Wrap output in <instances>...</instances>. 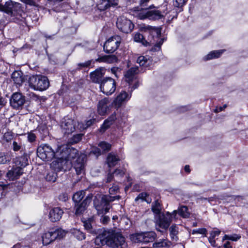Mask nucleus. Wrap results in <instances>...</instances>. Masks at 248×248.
<instances>
[{
    "instance_id": "nucleus-1",
    "label": "nucleus",
    "mask_w": 248,
    "mask_h": 248,
    "mask_svg": "<svg viewBox=\"0 0 248 248\" xmlns=\"http://www.w3.org/2000/svg\"><path fill=\"white\" fill-rule=\"evenodd\" d=\"M96 245H107L112 248H124L126 247L125 238L120 233L104 231L97 236L94 241Z\"/></svg>"
},
{
    "instance_id": "nucleus-2",
    "label": "nucleus",
    "mask_w": 248,
    "mask_h": 248,
    "mask_svg": "<svg viewBox=\"0 0 248 248\" xmlns=\"http://www.w3.org/2000/svg\"><path fill=\"white\" fill-rule=\"evenodd\" d=\"M120 196H110L109 195H97L95 196L93 200L94 206L98 214L107 213L110 209V202L115 200H119Z\"/></svg>"
},
{
    "instance_id": "nucleus-3",
    "label": "nucleus",
    "mask_w": 248,
    "mask_h": 248,
    "mask_svg": "<svg viewBox=\"0 0 248 248\" xmlns=\"http://www.w3.org/2000/svg\"><path fill=\"white\" fill-rule=\"evenodd\" d=\"M177 211L174 210L171 213L166 212L155 217V224L157 231L161 232L159 228L167 230L173 219L177 218Z\"/></svg>"
},
{
    "instance_id": "nucleus-4",
    "label": "nucleus",
    "mask_w": 248,
    "mask_h": 248,
    "mask_svg": "<svg viewBox=\"0 0 248 248\" xmlns=\"http://www.w3.org/2000/svg\"><path fill=\"white\" fill-rule=\"evenodd\" d=\"M59 147L60 146H58L54 149L48 144H42L37 148V155L42 160L46 161L51 160L54 158H60Z\"/></svg>"
},
{
    "instance_id": "nucleus-5",
    "label": "nucleus",
    "mask_w": 248,
    "mask_h": 248,
    "mask_svg": "<svg viewBox=\"0 0 248 248\" xmlns=\"http://www.w3.org/2000/svg\"><path fill=\"white\" fill-rule=\"evenodd\" d=\"M29 84L31 88L34 90L43 91L49 86L47 78L42 75H33L29 78Z\"/></svg>"
},
{
    "instance_id": "nucleus-6",
    "label": "nucleus",
    "mask_w": 248,
    "mask_h": 248,
    "mask_svg": "<svg viewBox=\"0 0 248 248\" xmlns=\"http://www.w3.org/2000/svg\"><path fill=\"white\" fill-rule=\"evenodd\" d=\"M156 237L155 232L152 231L135 233L130 235L131 240L135 243H148L153 242Z\"/></svg>"
},
{
    "instance_id": "nucleus-7",
    "label": "nucleus",
    "mask_w": 248,
    "mask_h": 248,
    "mask_svg": "<svg viewBox=\"0 0 248 248\" xmlns=\"http://www.w3.org/2000/svg\"><path fill=\"white\" fill-rule=\"evenodd\" d=\"M21 10V5L18 2L9 0L3 5L0 3V11L11 16H15Z\"/></svg>"
},
{
    "instance_id": "nucleus-8",
    "label": "nucleus",
    "mask_w": 248,
    "mask_h": 248,
    "mask_svg": "<svg viewBox=\"0 0 248 248\" xmlns=\"http://www.w3.org/2000/svg\"><path fill=\"white\" fill-rule=\"evenodd\" d=\"M116 87L115 80L109 77L104 78L100 84L101 91L108 95L112 94L115 92Z\"/></svg>"
},
{
    "instance_id": "nucleus-9",
    "label": "nucleus",
    "mask_w": 248,
    "mask_h": 248,
    "mask_svg": "<svg viewBox=\"0 0 248 248\" xmlns=\"http://www.w3.org/2000/svg\"><path fill=\"white\" fill-rule=\"evenodd\" d=\"M116 25L120 31L125 33L130 32L134 26L131 20L124 16L118 18Z\"/></svg>"
},
{
    "instance_id": "nucleus-10",
    "label": "nucleus",
    "mask_w": 248,
    "mask_h": 248,
    "mask_svg": "<svg viewBox=\"0 0 248 248\" xmlns=\"http://www.w3.org/2000/svg\"><path fill=\"white\" fill-rule=\"evenodd\" d=\"M121 39L118 35H115L109 38L104 45V50L108 53H113L118 48Z\"/></svg>"
},
{
    "instance_id": "nucleus-11",
    "label": "nucleus",
    "mask_w": 248,
    "mask_h": 248,
    "mask_svg": "<svg viewBox=\"0 0 248 248\" xmlns=\"http://www.w3.org/2000/svg\"><path fill=\"white\" fill-rule=\"evenodd\" d=\"M60 158L66 157L68 160L74 161L80 155L77 150L73 148H67L66 146H60Z\"/></svg>"
},
{
    "instance_id": "nucleus-12",
    "label": "nucleus",
    "mask_w": 248,
    "mask_h": 248,
    "mask_svg": "<svg viewBox=\"0 0 248 248\" xmlns=\"http://www.w3.org/2000/svg\"><path fill=\"white\" fill-rule=\"evenodd\" d=\"M86 156L81 154L79 156L72 162V166H73L77 175H83L85 173V167Z\"/></svg>"
},
{
    "instance_id": "nucleus-13",
    "label": "nucleus",
    "mask_w": 248,
    "mask_h": 248,
    "mask_svg": "<svg viewBox=\"0 0 248 248\" xmlns=\"http://www.w3.org/2000/svg\"><path fill=\"white\" fill-rule=\"evenodd\" d=\"M163 16L161 12L156 10L150 11L143 10L139 14V17L141 19L148 18L150 20H155L161 19Z\"/></svg>"
},
{
    "instance_id": "nucleus-14",
    "label": "nucleus",
    "mask_w": 248,
    "mask_h": 248,
    "mask_svg": "<svg viewBox=\"0 0 248 248\" xmlns=\"http://www.w3.org/2000/svg\"><path fill=\"white\" fill-rule=\"evenodd\" d=\"M76 122L71 119H64L61 123L62 131L64 134H69L75 130Z\"/></svg>"
},
{
    "instance_id": "nucleus-15",
    "label": "nucleus",
    "mask_w": 248,
    "mask_h": 248,
    "mask_svg": "<svg viewBox=\"0 0 248 248\" xmlns=\"http://www.w3.org/2000/svg\"><path fill=\"white\" fill-rule=\"evenodd\" d=\"M25 99L24 96L18 93H14L10 99V105L14 108L21 107L25 103Z\"/></svg>"
},
{
    "instance_id": "nucleus-16",
    "label": "nucleus",
    "mask_w": 248,
    "mask_h": 248,
    "mask_svg": "<svg viewBox=\"0 0 248 248\" xmlns=\"http://www.w3.org/2000/svg\"><path fill=\"white\" fill-rule=\"evenodd\" d=\"M92 198V195H89L81 203H75L76 214L77 215L81 214L85 211L91 202Z\"/></svg>"
},
{
    "instance_id": "nucleus-17",
    "label": "nucleus",
    "mask_w": 248,
    "mask_h": 248,
    "mask_svg": "<svg viewBox=\"0 0 248 248\" xmlns=\"http://www.w3.org/2000/svg\"><path fill=\"white\" fill-rule=\"evenodd\" d=\"M139 72V67L137 66H134L130 68L124 74L125 81L131 85L134 80H136V75Z\"/></svg>"
},
{
    "instance_id": "nucleus-18",
    "label": "nucleus",
    "mask_w": 248,
    "mask_h": 248,
    "mask_svg": "<svg viewBox=\"0 0 248 248\" xmlns=\"http://www.w3.org/2000/svg\"><path fill=\"white\" fill-rule=\"evenodd\" d=\"M23 168L21 167H13L6 173V177L9 181L17 179L23 174Z\"/></svg>"
},
{
    "instance_id": "nucleus-19",
    "label": "nucleus",
    "mask_w": 248,
    "mask_h": 248,
    "mask_svg": "<svg viewBox=\"0 0 248 248\" xmlns=\"http://www.w3.org/2000/svg\"><path fill=\"white\" fill-rule=\"evenodd\" d=\"M140 29L142 31H147L154 30L156 32L157 35H156V38L157 39H158L159 36H160V31H159L158 29H156L155 27H153L149 26V25H144L141 27ZM158 40H157L156 41V43H155L154 42H152V41H151L150 43L153 45L155 44V46L157 47V48L158 49H159L160 48L161 45L162 44V43L163 42L164 40L162 38L158 39Z\"/></svg>"
},
{
    "instance_id": "nucleus-20",
    "label": "nucleus",
    "mask_w": 248,
    "mask_h": 248,
    "mask_svg": "<svg viewBox=\"0 0 248 248\" xmlns=\"http://www.w3.org/2000/svg\"><path fill=\"white\" fill-rule=\"evenodd\" d=\"M119 0H100L97 5L98 9L100 11H104L110 7L118 5Z\"/></svg>"
},
{
    "instance_id": "nucleus-21",
    "label": "nucleus",
    "mask_w": 248,
    "mask_h": 248,
    "mask_svg": "<svg viewBox=\"0 0 248 248\" xmlns=\"http://www.w3.org/2000/svg\"><path fill=\"white\" fill-rule=\"evenodd\" d=\"M105 74V71L102 68L97 69L90 74L91 80L94 83H100L103 80Z\"/></svg>"
},
{
    "instance_id": "nucleus-22",
    "label": "nucleus",
    "mask_w": 248,
    "mask_h": 248,
    "mask_svg": "<svg viewBox=\"0 0 248 248\" xmlns=\"http://www.w3.org/2000/svg\"><path fill=\"white\" fill-rule=\"evenodd\" d=\"M109 101L108 98H104L101 100L98 105V112L101 115H105L108 110Z\"/></svg>"
},
{
    "instance_id": "nucleus-23",
    "label": "nucleus",
    "mask_w": 248,
    "mask_h": 248,
    "mask_svg": "<svg viewBox=\"0 0 248 248\" xmlns=\"http://www.w3.org/2000/svg\"><path fill=\"white\" fill-rule=\"evenodd\" d=\"M63 213L62 209L60 208H54L49 212V218L52 222H56L60 219Z\"/></svg>"
},
{
    "instance_id": "nucleus-24",
    "label": "nucleus",
    "mask_w": 248,
    "mask_h": 248,
    "mask_svg": "<svg viewBox=\"0 0 248 248\" xmlns=\"http://www.w3.org/2000/svg\"><path fill=\"white\" fill-rule=\"evenodd\" d=\"M12 78L17 87L21 86L24 81V77L21 71H15L12 75Z\"/></svg>"
},
{
    "instance_id": "nucleus-25",
    "label": "nucleus",
    "mask_w": 248,
    "mask_h": 248,
    "mask_svg": "<svg viewBox=\"0 0 248 248\" xmlns=\"http://www.w3.org/2000/svg\"><path fill=\"white\" fill-rule=\"evenodd\" d=\"M130 97L131 95H128L125 91H123L117 96L113 101V103L116 107L119 108L121 106L123 102L127 98H130Z\"/></svg>"
},
{
    "instance_id": "nucleus-26",
    "label": "nucleus",
    "mask_w": 248,
    "mask_h": 248,
    "mask_svg": "<svg viewBox=\"0 0 248 248\" xmlns=\"http://www.w3.org/2000/svg\"><path fill=\"white\" fill-rule=\"evenodd\" d=\"M21 155V156L16 158L15 163L16 165L19 166L18 167H21L22 168L28 164V159L26 152H24Z\"/></svg>"
},
{
    "instance_id": "nucleus-27",
    "label": "nucleus",
    "mask_w": 248,
    "mask_h": 248,
    "mask_svg": "<svg viewBox=\"0 0 248 248\" xmlns=\"http://www.w3.org/2000/svg\"><path fill=\"white\" fill-rule=\"evenodd\" d=\"M53 233V231H50L43 234L42 238L44 245H47L56 239Z\"/></svg>"
},
{
    "instance_id": "nucleus-28",
    "label": "nucleus",
    "mask_w": 248,
    "mask_h": 248,
    "mask_svg": "<svg viewBox=\"0 0 248 248\" xmlns=\"http://www.w3.org/2000/svg\"><path fill=\"white\" fill-rule=\"evenodd\" d=\"M116 115L115 114H112L109 118L106 119L100 128L101 132H104L106 129L108 128L109 126L112 124L115 119Z\"/></svg>"
},
{
    "instance_id": "nucleus-29",
    "label": "nucleus",
    "mask_w": 248,
    "mask_h": 248,
    "mask_svg": "<svg viewBox=\"0 0 248 248\" xmlns=\"http://www.w3.org/2000/svg\"><path fill=\"white\" fill-rule=\"evenodd\" d=\"M120 160V158L113 153H109L107 158V164L109 167H112L115 166L117 162Z\"/></svg>"
},
{
    "instance_id": "nucleus-30",
    "label": "nucleus",
    "mask_w": 248,
    "mask_h": 248,
    "mask_svg": "<svg viewBox=\"0 0 248 248\" xmlns=\"http://www.w3.org/2000/svg\"><path fill=\"white\" fill-rule=\"evenodd\" d=\"M225 51V49H221L211 51L208 54L206 55L203 59L205 61H208L213 59L218 58Z\"/></svg>"
},
{
    "instance_id": "nucleus-31",
    "label": "nucleus",
    "mask_w": 248,
    "mask_h": 248,
    "mask_svg": "<svg viewBox=\"0 0 248 248\" xmlns=\"http://www.w3.org/2000/svg\"><path fill=\"white\" fill-rule=\"evenodd\" d=\"M171 242L165 239H161L153 243V247L155 248H161L164 247H170Z\"/></svg>"
},
{
    "instance_id": "nucleus-32",
    "label": "nucleus",
    "mask_w": 248,
    "mask_h": 248,
    "mask_svg": "<svg viewBox=\"0 0 248 248\" xmlns=\"http://www.w3.org/2000/svg\"><path fill=\"white\" fill-rule=\"evenodd\" d=\"M85 229L90 233H95V230L93 229V225L94 223L93 217H90L83 221Z\"/></svg>"
},
{
    "instance_id": "nucleus-33",
    "label": "nucleus",
    "mask_w": 248,
    "mask_h": 248,
    "mask_svg": "<svg viewBox=\"0 0 248 248\" xmlns=\"http://www.w3.org/2000/svg\"><path fill=\"white\" fill-rule=\"evenodd\" d=\"M51 167L57 171L67 170V167L65 168L61 164V159H56V160L53 161L51 164Z\"/></svg>"
},
{
    "instance_id": "nucleus-34",
    "label": "nucleus",
    "mask_w": 248,
    "mask_h": 248,
    "mask_svg": "<svg viewBox=\"0 0 248 248\" xmlns=\"http://www.w3.org/2000/svg\"><path fill=\"white\" fill-rule=\"evenodd\" d=\"M137 62L140 66H149L151 64V60L149 57L140 56L139 57Z\"/></svg>"
},
{
    "instance_id": "nucleus-35",
    "label": "nucleus",
    "mask_w": 248,
    "mask_h": 248,
    "mask_svg": "<svg viewBox=\"0 0 248 248\" xmlns=\"http://www.w3.org/2000/svg\"><path fill=\"white\" fill-rule=\"evenodd\" d=\"M151 209L154 214L156 215V216L161 214V204L158 200H155L153 202Z\"/></svg>"
},
{
    "instance_id": "nucleus-36",
    "label": "nucleus",
    "mask_w": 248,
    "mask_h": 248,
    "mask_svg": "<svg viewBox=\"0 0 248 248\" xmlns=\"http://www.w3.org/2000/svg\"><path fill=\"white\" fill-rule=\"evenodd\" d=\"M169 231L170 232L171 239L175 241H177L178 239L177 235L179 232V230L176 225H171L169 229Z\"/></svg>"
},
{
    "instance_id": "nucleus-37",
    "label": "nucleus",
    "mask_w": 248,
    "mask_h": 248,
    "mask_svg": "<svg viewBox=\"0 0 248 248\" xmlns=\"http://www.w3.org/2000/svg\"><path fill=\"white\" fill-rule=\"evenodd\" d=\"M85 196L83 190L79 191L75 193L73 196V200L75 203L80 202Z\"/></svg>"
},
{
    "instance_id": "nucleus-38",
    "label": "nucleus",
    "mask_w": 248,
    "mask_h": 248,
    "mask_svg": "<svg viewBox=\"0 0 248 248\" xmlns=\"http://www.w3.org/2000/svg\"><path fill=\"white\" fill-rule=\"evenodd\" d=\"M188 209L187 207L186 206H182L180 208H178L177 211V213H178L179 215L184 217L187 218L189 216V213L187 211Z\"/></svg>"
},
{
    "instance_id": "nucleus-39",
    "label": "nucleus",
    "mask_w": 248,
    "mask_h": 248,
    "mask_svg": "<svg viewBox=\"0 0 248 248\" xmlns=\"http://www.w3.org/2000/svg\"><path fill=\"white\" fill-rule=\"evenodd\" d=\"M70 232L78 240H82L85 238V234L79 230L72 229Z\"/></svg>"
},
{
    "instance_id": "nucleus-40",
    "label": "nucleus",
    "mask_w": 248,
    "mask_h": 248,
    "mask_svg": "<svg viewBox=\"0 0 248 248\" xmlns=\"http://www.w3.org/2000/svg\"><path fill=\"white\" fill-rule=\"evenodd\" d=\"M53 232V234L55 239H61L64 237L67 233V232L61 228L55 230Z\"/></svg>"
},
{
    "instance_id": "nucleus-41",
    "label": "nucleus",
    "mask_w": 248,
    "mask_h": 248,
    "mask_svg": "<svg viewBox=\"0 0 248 248\" xmlns=\"http://www.w3.org/2000/svg\"><path fill=\"white\" fill-rule=\"evenodd\" d=\"M13 149L14 151H20L21 154L25 152V148L22 146L20 142L14 141L13 142Z\"/></svg>"
},
{
    "instance_id": "nucleus-42",
    "label": "nucleus",
    "mask_w": 248,
    "mask_h": 248,
    "mask_svg": "<svg viewBox=\"0 0 248 248\" xmlns=\"http://www.w3.org/2000/svg\"><path fill=\"white\" fill-rule=\"evenodd\" d=\"M134 39L135 41L141 43L145 46H147L149 44V43L144 39L143 36L140 33H136L135 34Z\"/></svg>"
},
{
    "instance_id": "nucleus-43",
    "label": "nucleus",
    "mask_w": 248,
    "mask_h": 248,
    "mask_svg": "<svg viewBox=\"0 0 248 248\" xmlns=\"http://www.w3.org/2000/svg\"><path fill=\"white\" fill-rule=\"evenodd\" d=\"M98 146L100 147L102 153L109 151L111 148V145L105 141L100 142Z\"/></svg>"
},
{
    "instance_id": "nucleus-44",
    "label": "nucleus",
    "mask_w": 248,
    "mask_h": 248,
    "mask_svg": "<svg viewBox=\"0 0 248 248\" xmlns=\"http://www.w3.org/2000/svg\"><path fill=\"white\" fill-rule=\"evenodd\" d=\"M11 160V157L9 155L4 153H0V164H4L8 163Z\"/></svg>"
},
{
    "instance_id": "nucleus-45",
    "label": "nucleus",
    "mask_w": 248,
    "mask_h": 248,
    "mask_svg": "<svg viewBox=\"0 0 248 248\" xmlns=\"http://www.w3.org/2000/svg\"><path fill=\"white\" fill-rule=\"evenodd\" d=\"M83 136L82 134H78L74 135L69 140V143L73 144H76L80 141Z\"/></svg>"
},
{
    "instance_id": "nucleus-46",
    "label": "nucleus",
    "mask_w": 248,
    "mask_h": 248,
    "mask_svg": "<svg viewBox=\"0 0 248 248\" xmlns=\"http://www.w3.org/2000/svg\"><path fill=\"white\" fill-rule=\"evenodd\" d=\"M56 159H61V164L65 168L67 167V170H69L72 167V162L68 160L66 157L56 158Z\"/></svg>"
},
{
    "instance_id": "nucleus-47",
    "label": "nucleus",
    "mask_w": 248,
    "mask_h": 248,
    "mask_svg": "<svg viewBox=\"0 0 248 248\" xmlns=\"http://www.w3.org/2000/svg\"><path fill=\"white\" fill-rule=\"evenodd\" d=\"M150 0H140V6L142 10H148L151 9L154 7L153 5L147 7V3Z\"/></svg>"
},
{
    "instance_id": "nucleus-48",
    "label": "nucleus",
    "mask_w": 248,
    "mask_h": 248,
    "mask_svg": "<svg viewBox=\"0 0 248 248\" xmlns=\"http://www.w3.org/2000/svg\"><path fill=\"white\" fill-rule=\"evenodd\" d=\"M148 196V195L146 193H141L139 194V195L136 198L135 201H137L140 199H141L142 201H145L148 203H150L151 202V199H146V197Z\"/></svg>"
},
{
    "instance_id": "nucleus-49",
    "label": "nucleus",
    "mask_w": 248,
    "mask_h": 248,
    "mask_svg": "<svg viewBox=\"0 0 248 248\" xmlns=\"http://www.w3.org/2000/svg\"><path fill=\"white\" fill-rule=\"evenodd\" d=\"M57 175L54 171L49 172L46 176V179L48 181L55 182L57 179Z\"/></svg>"
},
{
    "instance_id": "nucleus-50",
    "label": "nucleus",
    "mask_w": 248,
    "mask_h": 248,
    "mask_svg": "<svg viewBox=\"0 0 248 248\" xmlns=\"http://www.w3.org/2000/svg\"><path fill=\"white\" fill-rule=\"evenodd\" d=\"M91 64V61H88L84 62L82 63H79L78 64V70H80L82 69L83 68L88 67H89Z\"/></svg>"
},
{
    "instance_id": "nucleus-51",
    "label": "nucleus",
    "mask_w": 248,
    "mask_h": 248,
    "mask_svg": "<svg viewBox=\"0 0 248 248\" xmlns=\"http://www.w3.org/2000/svg\"><path fill=\"white\" fill-rule=\"evenodd\" d=\"M186 2V0H173V5L176 7H181L183 6Z\"/></svg>"
},
{
    "instance_id": "nucleus-52",
    "label": "nucleus",
    "mask_w": 248,
    "mask_h": 248,
    "mask_svg": "<svg viewBox=\"0 0 248 248\" xmlns=\"http://www.w3.org/2000/svg\"><path fill=\"white\" fill-rule=\"evenodd\" d=\"M117 58L115 55H108L107 56L106 62L108 63H111L115 62L117 61Z\"/></svg>"
},
{
    "instance_id": "nucleus-53",
    "label": "nucleus",
    "mask_w": 248,
    "mask_h": 248,
    "mask_svg": "<svg viewBox=\"0 0 248 248\" xmlns=\"http://www.w3.org/2000/svg\"><path fill=\"white\" fill-rule=\"evenodd\" d=\"M119 188L117 184H114L111 187L109 188V193L110 194H114L117 192Z\"/></svg>"
},
{
    "instance_id": "nucleus-54",
    "label": "nucleus",
    "mask_w": 248,
    "mask_h": 248,
    "mask_svg": "<svg viewBox=\"0 0 248 248\" xmlns=\"http://www.w3.org/2000/svg\"><path fill=\"white\" fill-rule=\"evenodd\" d=\"M91 153L93 154L96 157H98L99 155H101V154H102L101 149L96 147L93 148Z\"/></svg>"
},
{
    "instance_id": "nucleus-55",
    "label": "nucleus",
    "mask_w": 248,
    "mask_h": 248,
    "mask_svg": "<svg viewBox=\"0 0 248 248\" xmlns=\"http://www.w3.org/2000/svg\"><path fill=\"white\" fill-rule=\"evenodd\" d=\"M36 136L32 132H30L28 134V140L30 142H33L35 140Z\"/></svg>"
},
{
    "instance_id": "nucleus-56",
    "label": "nucleus",
    "mask_w": 248,
    "mask_h": 248,
    "mask_svg": "<svg viewBox=\"0 0 248 248\" xmlns=\"http://www.w3.org/2000/svg\"><path fill=\"white\" fill-rule=\"evenodd\" d=\"M206 232V230L204 228H201L197 230H193L192 231V234L200 233L204 234Z\"/></svg>"
},
{
    "instance_id": "nucleus-57",
    "label": "nucleus",
    "mask_w": 248,
    "mask_h": 248,
    "mask_svg": "<svg viewBox=\"0 0 248 248\" xmlns=\"http://www.w3.org/2000/svg\"><path fill=\"white\" fill-rule=\"evenodd\" d=\"M22 2L25 3L26 4L32 6H37V4L33 0H20Z\"/></svg>"
},
{
    "instance_id": "nucleus-58",
    "label": "nucleus",
    "mask_w": 248,
    "mask_h": 248,
    "mask_svg": "<svg viewBox=\"0 0 248 248\" xmlns=\"http://www.w3.org/2000/svg\"><path fill=\"white\" fill-rule=\"evenodd\" d=\"M95 122V119H91V120L87 121L85 125L83 126V128L86 129L88 127L92 125Z\"/></svg>"
},
{
    "instance_id": "nucleus-59",
    "label": "nucleus",
    "mask_w": 248,
    "mask_h": 248,
    "mask_svg": "<svg viewBox=\"0 0 248 248\" xmlns=\"http://www.w3.org/2000/svg\"><path fill=\"white\" fill-rule=\"evenodd\" d=\"M220 233V231L219 230L213 231L211 232L210 234V237H213L214 238H215L216 236L218 235Z\"/></svg>"
},
{
    "instance_id": "nucleus-60",
    "label": "nucleus",
    "mask_w": 248,
    "mask_h": 248,
    "mask_svg": "<svg viewBox=\"0 0 248 248\" xmlns=\"http://www.w3.org/2000/svg\"><path fill=\"white\" fill-rule=\"evenodd\" d=\"M100 220L103 224H107L109 220V218L108 216H102L100 218Z\"/></svg>"
},
{
    "instance_id": "nucleus-61",
    "label": "nucleus",
    "mask_w": 248,
    "mask_h": 248,
    "mask_svg": "<svg viewBox=\"0 0 248 248\" xmlns=\"http://www.w3.org/2000/svg\"><path fill=\"white\" fill-rule=\"evenodd\" d=\"M241 236L238 234H234L230 235V240L236 241L240 238Z\"/></svg>"
},
{
    "instance_id": "nucleus-62",
    "label": "nucleus",
    "mask_w": 248,
    "mask_h": 248,
    "mask_svg": "<svg viewBox=\"0 0 248 248\" xmlns=\"http://www.w3.org/2000/svg\"><path fill=\"white\" fill-rule=\"evenodd\" d=\"M113 174L115 175L116 176H117V175L122 176L124 174V172L121 170L116 169L115 170V171L113 172Z\"/></svg>"
},
{
    "instance_id": "nucleus-63",
    "label": "nucleus",
    "mask_w": 248,
    "mask_h": 248,
    "mask_svg": "<svg viewBox=\"0 0 248 248\" xmlns=\"http://www.w3.org/2000/svg\"><path fill=\"white\" fill-rule=\"evenodd\" d=\"M6 100L5 98L3 97L0 95V107H2L5 105L6 103Z\"/></svg>"
},
{
    "instance_id": "nucleus-64",
    "label": "nucleus",
    "mask_w": 248,
    "mask_h": 248,
    "mask_svg": "<svg viewBox=\"0 0 248 248\" xmlns=\"http://www.w3.org/2000/svg\"><path fill=\"white\" fill-rule=\"evenodd\" d=\"M4 137L6 140L8 141L12 139V135L10 132H7L4 134Z\"/></svg>"
}]
</instances>
